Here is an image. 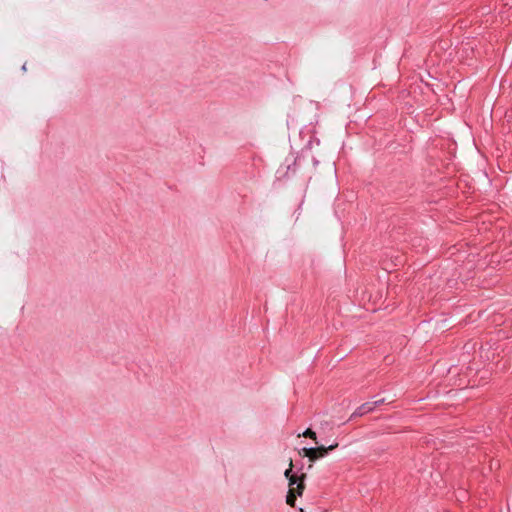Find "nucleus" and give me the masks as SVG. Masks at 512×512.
I'll return each instance as SVG.
<instances>
[{"mask_svg":"<svg viewBox=\"0 0 512 512\" xmlns=\"http://www.w3.org/2000/svg\"><path fill=\"white\" fill-rule=\"evenodd\" d=\"M338 446V443L331 444L328 447L319 446V447H310L303 448L304 456L308 457L310 461H315L320 457H324L328 454L329 451L334 450Z\"/></svg>","mask_w":512,"mask_h":512,"instance_id":"1","label":"nucleus"},{"mask_svg":"<svg viewBox=\"0 0 512 512\" xmlns=\"http://www.w3.org/2000/svg\"><path fill=\"white\" fill-rule=\"evenodd\" d=\"M295 484H296V481H293L291 479V482L289 483V491H288V494L286 497V502L290 506H294L296 496L299 495L298 490H297V485H295Z\"/></svg>","mask_w":512,"mask_h":512,"instance_id":"2","label":"nucleus"},{"mask_svg":"<svg viewBox=\"0 0 512 512\" xmlns=\"http://www.w3.org/2000/svg\"><path fill=\"white\" fill-rule=\"evenodd\" d=\"M291 473H292V462H290V467L285 471V477L289 480V483L291 482V479L293 481H296L295 485H297L298 494L301 495L302 491L304 489V484L302 481H299L298 478L296 476L292 475Z\"/></svg>","mask_w":512,"mask_h":512,"instance_id":"3","label":"nucleus"},{"mask_svg":"<svg viewBox=\"0 0 512 512\" xmlns=\"http://www.w3.org/2000/svg\"><path fill=\"white\" fill-rule=\"evenodd\" d=\"M373 411V405L372 403H369V402H366L364 404H362L361 406H359L355 411L354 413L352 414V418L353 417H356V416H363L369 412Z\"/></svg>","mask_w":512,"mask_h":512,"instance_id":"4","label":"nucleus"},{"mask_svg":"<svg viewBox=\"0 0 512 512\" xmlns=\"http://www.w3.org/2000/svg\"><path fill=\"white\" fill-rule=\"evenodd\" d=\"M302 436L311 438L317 443L316 433L309 428L302 433Z\"/></svg>","mask_w":512,"mask_h":512,"instance_id":"5","label":"nucleus"},{"mask_svg":"<svg viewBox=\"0 0 512 512\" xmlns=\"http://www.w3.org/2000/svg\"><path fill=\"white\" fill-rule=\"evenodd\" d=\"M384 399L381 398V399H377V400H374V401H369V403H372L373 405V410L375 409V407L381 405L382 403H384Z\"/></svg>","mask_w":512,"mask_h":512,"instance_id":"6","label":"nucleus"},{"mask_svg":"<svg viewBox=\"0 0 512 512\" xmlns=\"http://www.w3.org/2000/svg\"><path fill=\"white\" fill-rule=\"evenodd\" d=\"M22 70H24V71L26 70V64H24V65L22 66Z\"/></svg>","mask_w":512,"mask_h":512,"instance_id":"7","label":"nucleus"}]
</instances>
